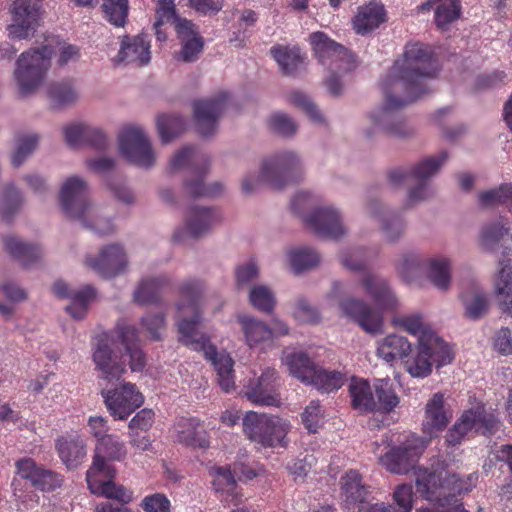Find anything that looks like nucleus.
<instances>
[{
	"mask_svg": "<svg viewBox=\"0 0 512 512\" xmlns=\"http://www.w3.org/2000/svg\"><path fill=\"white\" fill-rule=\"evenodd\" d=\"M176 32L181 48L174 54V59L182 63L197 61L203 52L204 40L196 31L195 25L189 20L179 21Z\"/></svg>",
	"mask_w": 512,
	"mask_h": 512,
	"instance_id": "nucleus-16",
	"label": "nucleus"
},
{
	"mask_svg": "<svg viewBox=\"0 0 512 512\" xmlns=\"http://www.w3.org/2000/svg\"><path fill=\"white\" fill-rule=\"evenodd\" d=\"M386 20L384 7L380 4L371 2L359 9L354 18V29L358 34H366L377 28Z\"/></svg>",
	"mask_w": 512,
	"mask_h": 512,
	"instance_id": "nucleus-30",
	"label": "nucleus"
},
{
	"mask_svg": "<svg viewBox=\"0 0 512 512\" xmlns=\"http://www.w3.org/2000/svg\"><path fill=\"white\" fill-rule=\"evenodd\" d=\"M228 94L220 93L214 98L195 101L194 119L201 136L212 135L217 129L218 119L227 106Z\"/></svg>",
	"mask_w": 512,
	"mask_h": 512,
	"instance_id": "nucleus-12",
	"label": "nucleus"
},
{
	"mask_svg": "<svg viewBox=\"0 0 512 512\" xmlns=\"http://www.w3.org/2000/svg\"><path fill=\"white\" fill-rule=\"evenodd\" d=\"M351 403L354 409L360 412H370L377 408L371 388L366 381L353 380L349 385Z\"/></svg>",
	"mask_w": 512,
	"mask_h": 512,
	"instance_id": "nucleus-38",
	"label": "nucleus"
},
{
	"mask_svg": "<svg viewBox=\"0 0 512 512\" xmlns=\"http://www.w3.org/2000/svg\"><path fill=\"white\" fill-rule=\"evenodd\" d=\"M211 473L214 476L212 483L216 491L229 495L235 494L236 480L229 467H214Z\"/></svg>",
	"mask_w": 512,
	"mask_h": 512,
	"instance_id": "nucleus-59",
	"label": "nucleus"
},
{
	"mask_svg": "<svg viewBox=\"0 0 512 512\" xmlns=\"http://www.w3.org/2000/svg\"><path fill=\"white\" fill-rule=\"evenodd\" d=\"M510 230L509 222L504 218L489 222L482 227L480 245L483 249L491 251L509 235Z\"/></svg>",
	"mask_w": 512,
	"mask_h": 512,
	"instance_id": "nucleus-37",
	"label": "nucleus"
},
{
	"mask_svg": "<svg viewBox=\"0 0 512 512\" xmlns=\"http://www.w3.org/2000/svg\"><path fill=\"white\" fill-rule=\"evenodd\" d=\"M461 16L460 0H442L435 10L436 26L442 31L447 30L449 26Z\"/></svg>",
	"mask_w": 512,
	"mask_h": 512,
	"instance_id": "nucleus-48",
	"label": "nucleus"
},
{
	"mask_svg": "<svg viewBox=\"0 0 512 512\" xmlns=\"http://www.w3.org/2000/svg\"><path fill=\"white\" fill-rule=\"evenodd\" d=\"M121 154L132 164L150 168L155 164V154L151 143L139 126H126L119 135Z\"/></svg>",
	"mask_w": 512,
	"mask_h": 512,
	"instance_id": "nucleus-8",
	"label": "nucleus"
},
{
	"mask_svg": "<svg viewBox=\"0 0 512 512\" xmlns=\"http://www.w3.org/2000/svg\"><path fill=\"white\" fill-rule=\"evenodd\" d=\"M53 55L47 46L23 52L16 62L15 80L21 93L30 94L42 84Z\"/></svg>",
	"mask_w": 512,
	"mask_h": 512,
	"instance_id": "nucleus-4",
	"label": "nucleus"
},
{
	"mask_svg": "<svg viewBox=\"0 0 512 512\" xmlns=\"http://www.w3.org/2000/svg\"><path fill=\"white\" fill-rule=\"evenodd\" d=\"M95 293L92 287L87 286L74 292L66 290V298L70 299V305L66 310L72 318L76 320L83 319L87 313L89 303L94 299Z\"/></svg>",
	"mask_w": 512,
	"mask_h": 512,
	"instance_id": "nucleus-43",
	"label": "nucleus"
},
{
	"mask_svg": "<svg viewBox=\"0 0 512 512\" xmlns=\"http://www.w3.org/2000/svg\"><path fill=\"white\" fill-rule=\"evenodd\" d=\"M450 416L444 409V396L436 393L425 406V415L422 422V432L428 442L449 423Z\"/></svg>",
	"mask_w": 512,
	"mask_h": 512,
	"instance_id": "nucleus-22",
	"label": "nucleus"
},
{
	"mask_svg": "<svg viewBox=\"0 0 512 512\" xmlns=\"http://www.w3.org/2000/svg\"><path fill=\"white\" fill-rule=\"evenodd\" d=\"M89 490L92 494L102 496L107 499H113L123 504L132 501L133 495L125 486L116 484L114 480H105L104 482H95Z\"/></svg>",
	"mask_w": 512,
	"mask_h": 512,
	"instance_id": "nucleus-44",
	"label": "nucleus"
},
{
	"mask_svg": "<svg viewBox=\"0 0 512 512\" xmlns=\"http://www.w3.org/2000/svg\"><path fill=\"white\" fill-rule=\"evenodd\" d=\"M204 170L196 175L195 178H188L184 182V191L186 195L192 198L214 197L223 191V186L219 182L211 185H205L203 182Z\"/></svg>",
	"mask_w": 512,
	"mask_h": 512,
	"instance_id": "nucleus-47",
	"label": "nucleus"
},
{
	"mask_svg": "<svg viewBox=\"0 0 512 512\" xmlns=\"http://www.w3.org/2000/svg\"><path fill=\"white\" fill-rule=\"evenodd\" d=\"M432 53L422 43H408L403 54L395 60L381 82L383 107L372 121L390 137L407 139L414 135V129L395 115L399 110L428 94L426 81L434 77L431 67Z\"/></svg>",
	"mask_w": 512,
	"mask_h": 512,
	"instance_id": "nucleus-1",
	"label": "nucleus"
},
{
	"mask_svg": "<svg viewBox=\"0 0 512 512\" xmlns=\"http://www.w3.org/2000/svg\"><path fill=\"white\" fill-rule=\"evenodd\" d=\"M469 411L477 415L475 417V425H480L483 429L482 434L490 436L495 434L499 429V421L493 414L487 413L482 404H476L474 407L470 408Z\"/></svg>",
	"mask_w": 512,
	"mask_h": 512,
	"instance_id": "nucleus-60",
	"label": "nucleus"
},
{
	"mask_svg": "<svg viewBox=\"0 0 512 512\" xmlns=\"http://www.w3.org/2000/svg\"><path fill=\"white\" fill-rule=\"evenodd\" d=\"M477 415L471 411L465 410L459 420L452 426L446 434L448 445H457L463 437L475 426V417Z\"/></svg>",
	"mask_w": 512,
	"mask_h": 512,
	"instance_id": "nucleus-54",
	"label": "nucleus"
},
{
	"mask_svg": "<svg viewBox=\"0 0 512 512\" xmlns=\"http://www.w3.org/2000/svg\"><path fill=\"white\" fill-rule=\"evenodd\" d=\"M91 203L89 202V187L87 182L78 176L66 179V217L76 220L85 212Z\"/></svg>",
	"mask_w": 512,
	"mask_h": 512,
	"instance_id": "nucleus-21",
	"label": "nucleus"
},
{
	"mask_svg": "<svg viewBox=\"0 0 512 512\" xmlns=\"http://www.w3.org/2000/svg\"><path fill=\"white\" fill-rule=\"evenodd\" d=\"M275 381L276 371L268 368L247 387L244 394L249 401L256 405L278 406L279 397L276 392Z\"/></svg>",
	"mask_w": 512,
	"mask_h": 512,
	"instance_id": "nucleus-19",
	"label": "nucleus"
},
{
	"mask_svg": "<svg viewBox=\"0 0 512 512\" xmlns=\"http://www.w3.org/2000/svg\"><path fill=\"white\" fill-rule=\"evenodd\" d=\"M434 340V332L424 331L419 336L416 354L405 361L408 373L413 377H425L431 373L432 360L427 343Z\"/></svg>",
	"mask_w": 512,
	"mask_h": 512,
	"instance_id": "nucleus-24",
	"label": "nucleus"
},
{
	"mask_svg": "<svg viewBox=\"0 0 512 512\" xmlns=\"http://www.w3.org/2000/svg\"><path fill=\"white\" fill-rule=\"evenodd\" d=\"M39 138L34 133H19L15 136L10 163L14 168L21 167L37 148Z\"/></svg>",
	"mask_w": 512,
	"mask_h": 512,
	"instance_id": "nucleus-35",
	"label": "nucleus"
},
{
	"mask_svg": "<svg viewBox=\"0 0 512 512\" xmlns=\"http://www.w3.org/2000/svg\"><path fill=\"white\" fill-rule=\"evenodd\" d=\"M213 221L214 214L210 208L191 206L185 215V227L173 233L172 241L182 243L187 236L198 239L210 230Z\"/></svg>",
	"mask_w": 512,
	"mask_h": 512,
	"instance_id": "nucleus-14",
	"label": "nucleus"
},
{
	"mask_svg": "<svg viewBox=\"0 0 512 512\" xmlns=\"http://www.w3.org/2000/svg\"><path fill=\"white\" fill-rule=\"evenodd\" d=\"M23 203L21 190L14 183H7L0 194V218L10 219L20 211Z\"/></svg>",
	"mask_w": 512,
	"mask_h": 512,
	"instance_id": "nucleus-36",
	"label": "nucleus"
},
{
	"mask_svg": "<svg viewBox=\"0 0 512 512\" xmlns=\"http://www.w3.org/2000/svg\"><path fill=\"white\" fill-rule=\"evenodd\" d=\"M157 130L162 144H168L185 129L183 119L176 114H162L156 120Z\"/></svg>",
	"mask_w": 512,
	"mask_h": 512,
	"instance_id": "nucleus-41",
	"label": "nucleus"
},
{
	"mask_svg": "<svg viewBox=\"0 0 512 512\" xmlns=\"http://www.w3.org/2000/svg\"><path fill=\"white\" fill-rule=\"evenodd\" d=\"M177 441L199 448L208 446L205 438V431L195 419H181L176 425Z\"/></svg>",
	"mask_w": 512,
	"mask_h": 512,
	"instance_id": "nucleus-32",
	"label": "nucleus"
},
{
	"mask_svg": "<svg viewBox=\"0 0 512 512\" xmlns=\"http://www.w3.org/2000/svg\"><path fill=\"white\" fill-rule=\"evenodd\" d=\"M117 470L111 461L100 455L94 454L93 462L86 474L88 488L94 486V482L114 480Z\"/></svg>",
	"mask_w": 512,
	"mask_h": 512,
	"instance_id": "nucleus-42",
	"label": "nucleus"
},
{
	"mask_svg": "<svg viewBox=\"0 0 512 512\" xmlns=\"http://www.w3.org/2000/svg\"><path fill=\"white\" fill-rule=\"evenodd\" d=\"M289 424L274 416L258 415L250 412L243 419V428L247 437L264 447L284 445Z\"/></svg>",
	"mask_w": 512,
	"mask_h": 512,
	"instance_id": "nucleus-6",
	"label": "nucleus"
},
{
	"mask_svg": "<svg viewBox=\"0 0 512 512\" xmlns=\"http://www.w3.org/2000/svg\"><path fill=\"white\" fill-rule=\"evenodd\" d=\"M434 340L431 343H427L430 350V357L432 364L436 363L437 366L448 364L453 359L451 349L445 344L437 335L434 333Z\"/></svg>",
	"mask_w": 512,
	"mask_h": 512,
	"instance_id": "nucleus-62",
	"label": "nucleus"
},
{
	"mask_svg": "<svg viewBox=\"0 0 512 512\" xmlns=\"http://www.w3.org/2000/svg\"><path fill=\"white\" fill-rule=\"evenodd\" d=\"M306 383L313 385L318 390L331 392L343 385V375L336 371H326L316 367L315 373Z\"/></svg>",
	"mask_w": 512,
	"mask_h": 512,
	"instance_id": "nucleus-50",
	"label": "nucleus"
},
{
	"mask_svg": "<svg viewBox=\"0 0 512 512\" xmlns=\"http://www.w3.org/2000/svg\"><path fill=\"white\" fill-rule=\"evenodd\" d=\"M361 284L380 309L396 307L397 299L383 278L372 273H365Z\"/></svg>",
	"mask_w": 512,
	"mask_h": 512,
	"instance_id": "nucleus-25",
	"label": "nucleus"
},
{
	"mask_svg": "<svg viewBox=\"0 0 512 512\" xmlns=\"http://www.w3.org/2000/svg\"><path fill=\"white\" fill-rule=\"evenodd\" d=\"M464 305V315L471 320H477L487 315L490 302L487 294L479 287L473 286L461 294Z\"/></svg>",
	"mask_w": 512,
	"mask_h": 512,
	"instance_id": "nucleus-29",
	"label": "nucleus"
},
{
	"mask_svg": "<svg viewBox=\"0 0 512 512\" xmlns=\"http://www.w3.org/2000/svg\"><path fill=\"white\" fill-rule=\"evenodd\" d=\"M162 284L163 281L158 278L145 279L141 281L134 292V300L141 305L159 302Z\"/></svg>",
	"mask_w": 512,
	"mask_h": 512,
	"instance_id": "nucleus-52",
	"label": "nucleus"
},
{
	"mask_svg": "<svg viewBox=\"0 0 512 512\" xmlns=\"http://www.w3.org/2000/svg\"><path fill=\"white\" fill-rule=\"evenodd\" d=\"M203 159L205 163V169L207 170L208 163L207 159L203 155H199L197 151L193 147H185L182 150H179L174 157L169 162V170L171 172H175L186 165L190 164L191 161L197 160V159Z\"/></svg>",
	"mask_w": 512,
	"mask_h": 512,
	"instance_id": "nucleus-61",
	"label": "nucleus"
},
{
	"mask_svg": "<svg viewBox=\"0 0 512 512\" xmlns=\"http://www.w3.org/2000/svg\"><path fill=\"white\" fill-rule=\"evenodd\" d=\"M251 304L259 311L270 313L275 306V297L265 285L253 286L249 293Z\"/></svg>",
	"mask_w": 512,
	"mask_h": 512,
	"instance_id": "nucleus-56",
	"label": "nucleus"
},
{
	"mask_svg": "<svg viewBox=\"0 0 512 512\" xmlns=\"http://www.w3.org/2000/svg\"><path fill=\"white\" fill-rule=\"evenodd\" d=\"M1 245L6 254L26 268L37 264L42 258L43 249L39 243L27 241L18 235H3Z\"/></svg>",
	"mask_w": 512,
	"mask_h": 512,
	"instance_id": "nucleus-15",
	"label": "nucleus"
},
{
	"mask_svg": "<svg viewBox=\"0 0 512 512\" xmlns=\"http://www.w3.org/2000/svg\"><path fill=\"white\" fill-rule=\"evenodd\" d=\"M150 58V42L147 40V35L139 34L135 37H123L121 49L115 61L143 66L150 61Z\"/></svg>",
	"mask_w": 512,
	"mask_h": 512,
	"instance_id": "nucleus-23",
	"label": "nucleus"
},
{
	"mask_svg": "<svg viewBox=\"0 0 512 512\" xmlns=\"http://www.w3.org/2000/svg\"><path fill=\"white\" fill-rule=\"evenodd\" d=\"M448 159L446 151H442L438 156H431L420 160L412 168L413 177L419 182H426L433 177L440 169L441 165Z\"/></svg>",
	"mask_w": 512,
	"mask_h": 512,
	"instance_id": "nucleus-49",
	"label": "nucleus"
},
{
	"mask_svg": "<svg viewBox=\"0 0 512 512\" xmlns=\"http://www.w3.org/2000/svg\"><path fill=\"white\" fill-rule=\"evenodd\" d=\"M410 351L411 344L408 340L396 334L383 338L377 347V355L388 363L406 357Z\"/></svg>",
	"mask_w": 512,
	"mask_h": 512,
	"instance_id": "nucleus-31",
	"label": "nucleus"
},
{
	"mask_svg": "<svg viewBox=\"0 0 512 512\" xmlns=\"http://www.w3.org/2000/svg\"><path fill=\"white\" fill-rule=\"evenodd\" d=\"M76 220L100 235H110L116 230L112 219L106 214L104 209L93 207L92 205Z\"/></svg>",
	"mask_w": 512,
	"mask_h": 512,
	"instance_id": "nucleus-33",
	"label": "nucleus"
},
{
	"mask_svg": "<svg viewBox=\"0 0 512 512\" xmlns=\"http://www.w3.org/2000/svg\"><path fill=\"white\" fill-rule=\"evenodd\" d=\"M269 125L275 133L285 137L294 135L297 130V124L284 113L273 115L269 120Z\"/></svg>",
	"mask_w": 512,
	"mask_h": 512,
	"instance_id": "nucleus-64",
	"label": "nucleus"
},
{
	"mask_svg": "<svg viewBox=\"0 0 512 512\" xmlns=\"http://www.w3.org/2000/svg\"><path fill=\"white\" fill-rule=\"evenodd\" d=\"M427 441L412 436L378 457L379 463L390 473L405 475L415 469L417 460L426 448Z\"/></svg>",
	"mask_w": 512,
	"mask_h": 512,
	"instance_id": "nucleus-7",
	"label": "nucleus"
},
{
	"mask_svg": "<svg viewBox=\"0 0 512 512\" xmlns=\"http://www.w3.org/2000/svg\"><path fill=\"white\" fill-rule=\"evenodd\" d=\"M86 457V444L82 437L73 435L66 442V468H76Z\"/></svg>",
	"mask_w": 512,
	"mask_h": 512,
	"instance_id": "nucleus-58",
	"label": "nucleus"
},
{
	"mask_svg": "<svg viewBox=\"0 0 512 512\" xmlns=\"http://www.w3.org/2000/svg\"><path fill=\"white\" fill-rule=\"evenodd\" d=\"M341 312L356 322L365 332L376 335L383 331L382 315L364 301L346 298L339 304Z\"/></svg>",
	"mask_w": 512,
	"mask_h": 512,
	"instance_id": "nucleus-13",
	"label": "nucleus"
},
{
	"mask_svg": "<svg viewBox=\"0 0 512 512\" xmlns=\"http://www.w3.org/2000/svg\"><path fill=\"white\" fill-rule=\"evenodd\" d=\"M202 291L203 287L199 282H187L181 287L176 314L179 342L195 351H203L205 358L211 361L217 372L219 385L225 392H229L234 388L233 359L225 352H218L199 331L202 322Z\"/></svg>",
	"mask_w": 512,
	"mask_h": 512,
	"instance_id": "nucleus-2",
	"label": "nucleus"
},
{
	"mask_svg": "<svg viewBox=\"0 0 512 512\" xmlns=\"http://www.w3.org/2000/svg\"><path fill=\"white\" fill-rule=\"evenodd\" d=\"M304 221L320 237L338 239L345 233L338 213L330 208L317 209Z\"/></svg>",
	"mask_w": 512,
	"mask_h": 512,
	"instance_id": "nucleus-18",
	"label": "nucleus"
},
{
	"mask_svg": "<svg viewBox=\"0 0 512 512\" xmlns=\"http://www.w3.org/2000/svg\"><path fill=\"white\" fill-rule=\"evenodd\" d=\"M95 454L107 458L110 461H122L126 455L127 450L125 444L113 435H102L99 438Z\"/></svg>",
	"mask_w": 512,
	"mask_h": 512,
	"instance_id": "nucleus-46",
	"label": "nucleus"
},
{
	"mask_svg": "<svg viewBox=\"0 0 512 512\" xmlns=\"http://www.w3.org/2000/svg\"><path fill=\"white\" fill-rule=\"evenodd\" d=\"M310 42L313 50L323 65L338 63L335 67L338 71H351L354 67L353 57L350 52L339 43L328 38L323 32H315L310 36ZM332 67V64H330Z\"/></svg>",
	"mask_w": 512,
	"mask_h": 512,
	"instance_id": "nucleus-10",
	"label": "nucleus"
},
{
	"mask_svg": "<svg viewBox=\"0 0 512 512\" xmlns=\"http://www.w3.org/2000/svg\"><path fill=\"white\" fill-rule=\"evenodd\" d=\"M427 276L435 287L447 290L451 282V264L445 257L437 256L428 259Z\"/></svg>",
	"mask_w": 512,
	"mask_h": 512,
	"instance_id": "nucleus-39",
	"label": "nucleus"
},
{
	"mask_svg": "<svg viewBox=\"0 0 512 512\" xmlns=\"http://www.w3.org/2000/svg\"><path fill=\"white\" fill-rule=\"evenodd\" d=\"M499 272L495 280V295L503 313L512 315V267L510 259L499 261Z\"/></svg>",
	"mask_w": 512,
	"mask_h": 512,
	"instance_id": "nucleus-27",
	"label": "nucleus"
},
{
	"mask_svg": "<svg viewBox=\"0 0 512 512\" xmlns=\"http://www.w3.org/2000/svg\"><path fill=\"white\" fill-rule=\"evenodd\" d=\"M341 498L346 508L358 509L365 507L370 493V486L363 481L357 470H349L340 478Z\"/></svg>",
	"mask_w": 512,
	"mask_h": 512,
	"instance_id": "nucleus-17",
	"label": "nucleus"
},
{
	"mask_svg": "<svg viewBox=\"0 0 512 512\" xmlns=\"http://www.w3.org/2000/svg\"><path fill=\"white\" fill-rule=\"evenodd\" d=\"M283 361L290 374L303 383L311 379L317 367L304 352H284Z\"/></svg>",
	"mask_w": 512,
	"mask_h": 512,
	"instance_id": "nucleus-34",
	"label": "nucleus"
},
{
	"mask_svg": "<svg viewBox=\"0 0 512 512\" xmlns=\"http://www.w3.org/2000/svg\"><path fill=\"white\" fill-rule=\"evenodd\" d=\"M85 265L102 278H114L125 272L128 259L123 246L112 243L104 246L97 256H87Z\"/></svg>",
	"mask_w": 512,
	"mask_h": 512,
	"instance_id": "nucleus-9",
	"label": "nucleus"
},
{
	"mask_svg": "<svg viewBox=\"0 0 512 512\" xmlns=\"http://www.w3.org/2000/svg\"><path fill=\"white\" fill-rule=\"evenodd\" d=\"M17 474L29 480L33 487L41 491H51L61 484V477L36 464L31 458L16 462Z\"/></svg>",
	"mask_w": 512,
	"mask_h": 512,
	"instance_id": "nucleus-20",
	"label": "nucleus"
},
{
	"mask_svg": "<svg viewBox=\"0 0 512 512\" xmlns=\"http://www.w3.org/2000/svg\"><path fill=\"white\" fill-rule=\"evenodd\" d=\"M262 174L275 189L296 182L303 177L304 170L300 156L295 151H281L267 158L262 165Z\"/></svg>",
	"mask_w": 512,
	"mask_h": 512,
	"instance_id": "nucleus-5",
	"label": "nucleus"
},
{
	"mask_svg": "<svg viewBox=\"0 0 512 512\" xmlns=\"http://www.w3.org/2000/svg\"><path fill=\"white\" fill-rule=\"evenodd\" d=\"M87 125L84 123H72L66 126V145L72 149L85 147Z\"/></svg>",
	"mask_w": 512,
	"mask_h": 512,
	"instance_id": "nucleus-63",
	"label": "nucleus"
},
{
	"mask_svg": "<svg viewBox=\"0 0 512 512\" xmlns=\"http://www.w3.org/2000/svg\"><path fill=\"white\" fill-rule=\"evenodd\" d=\"M239 322L250 347L272 339V330L264 322L246 316L239 317Z\"/></svg>",
	"mask_w": 512,
	"mask_h": 512,
	"instance_id": "nucleus-40",
	"label": "nucleus"
},
{
	"mask_svg": "<svg viewBox=\"0 0 512 512\" xmlns=\"http://www.w3.org/2000/svg\"><path fill=\"white\" fill-rule=\"evenodd\" d=\"M271 53L285 75L294 73L302 62L298 48L290 49L284 46H276L271 49Z\"/></svg>",
	"mask_w": 512,
	"mask_h": 512,
	"instance_id": "nucleus-51",
	"label": "nucleus"
},
{
	"mask_svg": "<svg viewBox=\"0 0 512 512\" xmlns=\"http://www.w3.org/2000/svg\"><path fill=\"white\" fill-rule=\"evenodd\" d=\"M290 266L296 274L318 266L319 254L308 247H299L289 251Z\"/></svg>",
	"mask_w": 512,
	"mask_h": 512,
	"instance_id": "nucleus-45",
	"label": "nucleus"
},
{
	"mask_svg": "<svg viewBox=\"0 0 512 512\" xmlns=\"http://www.w3.org/2000/svg\"><path fill=\"white\" fill-rule=\"evenodd\" d=\"M111 353L108 342L105 339H99L93 354V360L97 369L101 371V378L108 382L119 380L125 371L124 366L114 360Z\"/></svg>",
	"mask_w": 512,
	"mask_h": 512,
	"instance_id": "nucleus-26",
	"label": "nucleus"
},
{
	"mask_svg": "<svg viewBox=\"0 0 512 512\" xmlns=\"http://www.w3.org/2000/svg\"><path fill=\"white\" fill-rule=\"evenodd\" d=\"M101 394L110 413L121 420L126 419L144 402L143 395L131 383H126L118 389L102 390Z\"/></svg>",
	"mask_w": 512,
	"mask_h": 512,
	"instance_id": "nucleus-11",
	"label": "nucleus"
},
{
	"mask_svg": "<svg viewBox=\"0 0 512 512\" xmlns=\"http://www.w3.org/2000/svg\"><path fill=\"white\" fill-rule=\"evenodd\" d=\"M375 393L377 397V408L384 412H390L399 403V398L395 394L387 380H378L375 383Z\"/></svg>",
	"mask_w": 512,
	"mask_h": 512,
	"instance_id": "nucleus-55",
	"label": "nucleus"
},
{
	"mask_svg": "<svg viewBox=\"0 0 512 512\" xmlns=\"http://www.w3.org/2000/svg\"><path fill=\"white\" fill-rule=\"evenodd\" d=\"M415 474L416 493L428 501L436 502L432 509H421L418 512H469L455 494L472 490L476 481L473 474L461 478L447 470L428 471L426 468L417 469Z\"/></svg>",
	"mask_w": 512,
	"mask_h": 512,
	"instance_id": "nucleus-3",
	"label": "nucleus"
},
{
	"mask_svg": "<svg viewBox=\"0 0 512 512\" xmlns=\"http://www.w3.org/2000/svg\"><path fill=\"white\" fill-rule=\"evenodd\" d=\"M368 213L378 217L382 223V230L389 241L398 240L405 230L404 222L387 210L377 199L370 200L367 206Z\"/></svg>",
	"mask_w": 512,
	"mask_h": 512,
	"instance_id": "nucleus-28",
	"label": "nucleus"
},
{
	"mask_svg": "<svg viewBox=\"0 0 512 512\" xmlns=\"http://www.w3.org/2000/svg\"><path fill=\"white\" fill-rule=\"evenodd\" d=\"M509 186L510 183H504L497 188L490 189L479 193V204L483 208L495 207L509 203Z\"/></svg>",
	"mask_w": 512,
	"mask_h": 512,
	"instance_id": "nucleus-57",
	"label": "nucleus"
},
{
	"mask_svg": "<svg viewBox=\"0 0 512 512\" xmlns=\"http://www.w3.org/2000/svg\"><path fill=\"white\" fill-rule=\"evenodd\" d=\"M102 9L106 19L115 27H124L128 17V0H103Z\"/></svg>",
	"mask_w": 512,
	"mask_h": 512,
	"instance_id": "nucleus-53",
	"label": "nucleus"
}]
</instances>
